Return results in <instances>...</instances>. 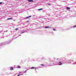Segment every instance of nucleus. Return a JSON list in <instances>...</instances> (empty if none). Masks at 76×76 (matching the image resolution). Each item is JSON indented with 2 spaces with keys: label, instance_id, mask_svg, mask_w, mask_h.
Here are the masks:
<instances>
[{
  "label": "nucleus",
  "instance_id": "nucleus-1",
  "mask_svg": "<svg viewBox=\"0 0 76 76\" xmlns=\"http://www.w3.org/2000/svg\"><path fill=\"white\" fill-rule=\"evenodd\" d=\"M11 42H12V40H9L7 42H5V44H9V43H10Z\"/></svg>",
  "mask_w": 76,
  "mask_h": 76
},
{
  "label": "nucleus",
  "instance_id": "nucleus-2",
  "mask_svg": "<svg viewBox=\"0 0 76 76\" xmlns=\"http://www.w3.org/2000/svg\"><path fill=\"white\" fill-rule=\"evenodd\" d=\"M10 69L11 70H14V69H13V68L12 67H11L10 68Z\"/></svg>",
  "mask_w": 76,
  "mask_h": 76
},
{
  "label": "nucleus",
  "instance_id": "nucleus-3",
  "mask_svg": "<svg viewBox=\"0 0 76 76\" xmlns=\"http://www.w3.org/2000/svg\"><path fill=\"white\" fill-rule=\"evenodd\" d=\"M29 2H34V1L32 0H29Z\"/></svg>",
  "mask_w": 76,
  "mask_h": 76
},
{
  "label": "nucleus",
  "instance_id": "nucleus-4",
  "mask_svg": "<svg viewBox=\"0 0 76 76\" xmlns=\"http://www.w3.org/2000/svg\"><path fill=\"white\" fill-rule=\"evenodd\" d=\"M12 19V18H8L7 19V20H10V19Z\"/></svg>",
  "mask_w": 76,
  "mask_h": 76
},
{
  "label": "nucleus",
  "instance_id": "nucleus-5",
  "mask_svg": "<svg viewBox=\"0 0 76 76\" xmlns=\"http://www.w3.org/2000/svg\"><path fill=\"white\" fill-rule=\"evenodd\" d=\"M18 69H20V66L19 65H18Z\"/></svg>",
  "mask_w": 76,
  "mask_h": 76
},
{
  "label": "nucleus",
  "instance_id": "nucleus-6",
  "mask_svg": "<svg viewBox=\"0 0 76 76\" xmlns=\"http://www.w3.org/2000/svg\"><path fill=\"white\" fill-rule=\"evenodd\" d=\"M31 69H35V67H31Z\"/></svg>",
  "mask_w": 76,
  "mask_h": 76
},
{
  "label": "nucleus",
  "instance_id": "nucleus-7",
  "mask_svg": "<svg viewBox=\"0 0 76 76\" xmlns=\"http://www.w3.org/2000/svg\"><path fill=\"white\" fill-rule=\"evenodd\" d=\"M3 44H4L3 43H1V44H0V46H1V45H3Z\"/></svg>",
  "mask_w": 76,
  "mask_h": 76
},
{
  "label": "nucleus",
  "instance_id": "nucleus-8",
  "mask_svg": "<svg viewBox=\"0 0 76 76\" xmlns=\"http://www.w3.org/2000/svg\"><path fill=\"white\" fill-rule=\"evenodd\" d=\"M66 9H70V8L69 7H66Z\"/></svg>",
  "mask_w": 76,
  "mask_h": 76
},
{
  "label": "nucleus",
  "instance_id": "nucleus-9",
  "mask_svg": "<svg viewBox=\"0 0 76 76\" xmlns=\"http://www.w3.org/2000/svg\"><path fill=\"white\" fill-rule=\"evenodd\" d=\"M42 10V8H41V9H40L38 10Z\"/></svg>",
  "mask_w": 76,
  "mask_h": 76
},
{
  "label": "nucleus",
  "instance_id": "nucleus-10",
  "mask_svg": "<svg viewBox=\"0 0 76 76\" xmlns=\"http://www.w3.org/2000/svg\"><path fill=\"white\" fill-rule=\"evenodd\" d=\"M26 19H28V18H29V16L26 17Z\"/></svg>",
  "mask_w": 76,
  "mask_h": 76
},
{
  "label": "nucleus",
  "instance_id": "nucleus-11",
  "mask_svg": "<svg viewBox=\"0 0 76 76\" xmlns=\"http://www.w3.org/2000/svg\"><path fill=\"white\" fill-rule=\"evenodd\" d=\"M45 28H50L48 26H46L45 27Z\"/></svg>",
  "mask_w": 76,
  "mask_h": 76
},
{
  "label": "nucleus",
  "instance_id": "nucleus-12",
  "mask_svg": "<svg viewBox=\"0 0 76 76\" xmlns=\"http://www.w3.org/2000/svg\"><path fill=\"white\" fill-rule=\"evenodd\" d=\"M59 65H62V63H60L59 64Z\"/></svg>",
  "mask_w": 76,
  "mask_h": 76
},
{
  "label": "nucleus",
  "instance_id": "nucleus-13",
  "mask_svg": "<svg viewBox=\"0 0 76 76\" xmlns=\"http://www.w3.org/2000/svg\"><path fill=\"white\" fill-rule=\"evenodd\" d=\"M25 31L23 32H22L21 33V34H23V33H25Z\"/></svg>",
  "mask_w": 76,
  "mask_h": 76
},
{
  "label": "nucleus",
  "instance_id": "nucleus-14",
  "mask_svg": "<svg viewBox=\"0 0 76 76\" xmlns=\"http://www.w3.org/2000/svg\"><path fill=\"white\" fill-rule=\"evenodd\" d=\"M2 3H2V2H0V4H2Z\"/></svg>",
  "mask_w": 76,
  "mask_h": 76
},
{
  "label": "nucleus",
  "instance_id": "nucleus-15",
  "mask_svg": "<svg viewBox=\"0 0 76 76\" xmlns=\"http://www.w3.org/2000/svg\"><path fill=\"white\" fill-rule=\"evenodd\" d=\"M75 27H76V26H74L73 28H75Z\"/></svg>",
  "mask_w": 76,
  "mask_h": 76
},
{
  "label": "nucleus",
  "instance_id": "nucleus-16",
  "mask_svg": "<svg viewBox=\"0 0 76 76\" xmlns=\"http://www.w3.org/2000/svg\"><path fill=\"white\" fill-rule=\"evenodd\" d=\"M27 70H26L24 72V73H26L27 72Z\"/></svg>",
  "mask_w": 76,
  "mask_h": 76
},
{
  "label": "nucleus",
  "instance_id": "nucleus-17",
  "mask_svg": "<svg viewBox=\"0 0 76 76\" xmlns=\"http://www.w3.org/2000/svg\"><path fill=\"white\" fill-rule=\"evenodd\" d=\"M20 75L19 74V75H17V76H20Z\"/></svg>",
  "mask_w": 76,
  "mask_h": 76
},
{
  "label": "nucleus",
  "instance_id": "nucleus-18",
  "mask_svg": "<svg viewBox=\"0 0 76 76\" xmlns=\"http://www.w3.org/2000/svg\"><path fill=\"white\" fill-rule=\"evenodd\" d=\"M53 31H56V30L54 28L53 29Z\"/></svg>",
  "mask_w": 76,
  "mask_h": 76
},
{
  "label": "nucleus",
  "instance_id": "nucleus-19",
  "mask_svg": "<svg viewBox=\"0 0 76 76\" xmlns=\"http://www.w3.org/2000/svg\"><path fill=\"white\" fill-rule=\"evenodd\" d=\"M31 16H29V18H31Z\"/></svg>",
  "mask_w": 76,
  "mask_h": 76
},
{
  "label": "nucleus",
  "instance_id": "nucleus-20",
  "mask_svg": "<svg viewBox=\"0 0 76 76\" xmlns=\"http://www.w3.org/2000/svg\"><path fill=\"white\" fill-rule=\"evenodd\" d=\"M18 28H16L15 30H18Z\"/></svg>",
  "mask_w": 76,
  "mask_h": 76
},
{
  "label": "nucleus",
  "instance_id": "nucleus-21",
  "mask_svg": "<svg viewBox=\"0 0 76 76\" xmlns=\"http://www.w3.org/2000/svg\"><path fill=\"white\" fill-rule=\"evenodd\" d=\"M48 5L49 6H51V4H48Z\"/></svg>",
  "mask_w": 76,
  "mask_h": 76
},
{
  "label": "nucleus",
  "instance_id": "nucleus-22",
  "mask_svg": "<svg viewBox=\"0 0 76 76\" xmlns=\"http://www.w3.org/2000/svg\"><path fill=\"white\" fill-rule=\"evenodd\" d=\"M29 22V20H28L26 21L27 22Z\"/></svg>",
  "mask_w": 76,
  "mask_h": 76
},
{
  "label": "nucleus",
  "instance_id": "nucleus-23",
  "mask_svg": "<svg viewBox=\"0 0 76 76\" xmlns=\"http://www.w3.org/2000/svg\"><path fill=\"white\" fill-rule=\"evenodd\" d=\"M41 65H42V66H44V65L43 64H41Z\"/></svg>",
  "mask_w": 76,
  "mask_h": 76
},
{
  "label": "nucleus",
  "instance_id": "nucleus-24",
  "mask_svg": "<svg viewBox=\"0 0 76 76\" xmlns=\"http://www.w3.org/2000/svg\"><path fill=\"white\" fill-rule=\"evenodd\" d=\"M19 36H21V35H19Z\"/></svg>",
  "mask_w": 76,
  "mask_h": 76
},
{
  "label": "nucleus",
  "instance_id": "nucleus-25",
  "mask_svg": "<svg viewBox=\"0 0 76 76\" xmlns=\"http://www.w3.org/2000/svg\"><path fill=\"white\" fill-rule=\"evenodd\" d=\"M7 31H6V32H7Z\"/></svg>",
  "mask_w": 76,
  "mask_h": 76
},
{
  "label": "nucleus",
  "instance_id": "nucleus-26",
  "mask_svg": "<svg viewBox=\"0 0 76 76\" xmlns=\"http://www.w3.org/2000/svg\"><path fill=\"white\" fill-rule=\"evenodd\" d=\"M51 66H53V65H50Z\"/></svg>",
  "mask_w": 76,
  "mask_h": 76
},
{
  "label": "nucleus",
  "instance_id": "nucleus-27",
  "mask_svg": "<svg viewBox=\"0 0 76 76\" xmlns=\"http://www.w3.org/2000/svg\"><path fill=\"white\" fill-rule=\"evenodd\" d=\"M28 1H29V0H28Z\"/></svg>",
  "mask_w": 76,
  "mask_h": 76
},
{
  "label": "nucleus",
  "instance_id": "nucleus-28",
  "mask_svg": "<svg viewBox=\"0 0 76 76\" xmlns=\"http://www.w3.org/2000/svg\"><path fill=\"white\" fill-rule=\"evenodd\" d=\"M61 62H60V63H61Z\"/></svg>",
  "mask_w": 76,
  "mask_h": 76
},
{
  "label": "nucleus",
  "instance_id": "nucleus-29",
  "mask_svg": "<svg viewBox=\"0 0 76 76\" xmlns=\"http://www.w3.org/2000/svg\"><path fill=\"white\" fill-rule=\"evenodd\" d=\"M36 69H37V68H36Z\"/></svg>",
  "mask_w": 76,
  "mask_h": 76
}]
</instances>
